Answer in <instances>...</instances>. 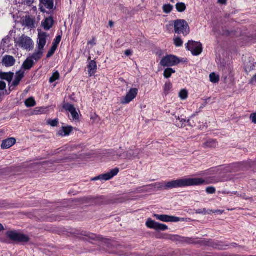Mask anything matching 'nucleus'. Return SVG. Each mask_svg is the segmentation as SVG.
Wrapping results in <instances>:
<instances>
[{"label":"nucleus","mask_w":256,"mask_h":256,"mask_svg":"<svg viewBox=\"0 0 256 256\" xmlns=\"http://www.w3.org/2000/svg\"><path fill=\"white\" fill-rule=\"evenodd\" d=\"M213 178H210L206 180L202 178H182L166 182L164 186L167 190L178 188H184L190 186H198L207 185L217 182Z\"/></svg>","instance_id":"f257e3e1"},{"label":"nucleus","mask_w":256,"mask_h":256,"mask_svg":"<svg viewBox=\"0 0 256 256\" xmlns=\"http://www.w3.org/2000/svg\"><path fill=\"white\" fill-rule=\"evenodd\" d=\"M48 36V35L45 32L38 33L36 48L34 52V58L36 62L38 61L42 57L44 52V46L46 45V39Z\"/></svg>","instance_id":"f03ea898"},{"label":"nucleus","mask_w":256,"mask_h":256,"mask_svg":"<svg viewBox=\"0 0 256 256\" xmlns=\"http://www.w3.org/2000/svg\"><path fill=\"white\" fill-rule=\"evenodd\" d=\"M67 233L80 238H84V236L88 237V238L87 240L101 242L102 243L106 244H109L110 243V240L103 238L101 236H97L94 234H90L86 232H82L81 233H79L77 230H73L72 232H67Z\"/></svg>","instance_id":"7ed1b4c3"},{"label":"nucleus","mask_w":256,"mask_h":256,"mask_svg":"<svg viewBox=\"0 0 256 256\" xmlns=\"http://www.w3.org/2000/svg\"><path fill=\"white\" fill-rule=\"evenodd\" d=\"M14 43L16 46L28 52L32 50L34 46L33 40L30 37L24 34L15 38Z\"/></svg>","instance_id":"20e7f679"},{"label":"nucleus","mask_w":256,"mask_h":256,"mask_svg":"<svg viewBox=\"0 0 256 256\" xmlns=\"http://www.w3.org/2000/svg\"><path fill=\"white\" fill-rule=\"evenodd\" d=\"M174 26L176 34H182L184 36H186L190 34L189 26L185 20H176L174 22Z\"/></svg>","instance_id":"39448f33"},{"label":"nucleus","mask_w":256,"mask_h":256,"mask_svg":"<svg viewBox=\"0 0 256 256\" xmlns=\"http://www.w3.org/2000/svg\"><path fill=\"white\" fill-rule=\"evenodd\" d=\"M188 50L191 52L194 56L200 55L202 51V44L200 42L189 40L186 45Z\"/></svg>","instance_id":"423d86ee"},{"label":"nucleus","mask_w":256,"mask_h":256,"mask_svg":"<svg viewBox=\"0 0 256 256\" xmlns=\"http://www.w3.org/2000/svg\"><path fill=\"white\" fill-rule=\"evenodd\" d=\"M180 62V60L176 56L168 55L162 59L160 64L163 67H168L176 66Z\"/></svg>","instance_id":"0eeeda50"},{"label":"nucleus","mask_w":256,"mask_h":256,"mask_svg":"<svg viewBox=\"0 0 256 256\" xmlns=\"http://www.w3.org/2000/svg\"><path fill=\"white\" fill-rule=\"evenodd\" d=\"M6 235L10 240L15 242H27L29 240L27 236L16 231L8 232Z\"/></svg>","instance_id":"6e6552de"},{"label":"nucleus","mask_w":256,"mask_h":256,"mask_svg":"<svg viewBox=\"0 0 256 256\" xmlns=\"http://www.w3.org/2000/svg\"><path fill=\"white\" fill-rule=\"evenodd\" d=\"M138 94V89L136 88H132L130 89L128 92L126 94L125 96H124L121 99V104H126L130 103L133 100H134Z\"/></svg>","instance_id":"1a4fd4ad"},{"label":"nucleus","mask_w":256,"mask_h":256,"mask_svg":"<svg viewBox=\"0 0 256 256\" xmlns=\"http://www.w3.org/2000/svg\"><path fill=\"white\" fill-rule=\"evenodd\" d=\"M146 224L148 228L156 230H166L168 229V226L166 225L158 223L151 218L148 220Z\"/></svg>","instance_id":"9d476101"},{"label":"nucleus","mask_w":256,"mask_h":256,"mask_svg":"<svg viewBox=\"0 0 256 256\" xmlns=\"http://www.w3.org/2000/svg\"><path fill=\"white\" fill-rule=\"evenodd\" d=\"M119 172V169L118 168L111 170L110 172L102 174H100L92 178V180H102L106 181L110 180L113 177L118 174Z\"/></svg>","instance_id":"9b49d317"},{"label":"nucleus","mask_w":256,"mask_h":256,"mask_svg":"<svg viewBox=\"0 0 256 256\" xmlns=\"http://www.w3.org/2000/svg\"><path fill=\"white\" fill-rule=\"evenodd\" d=\"M154 216L158 220L164 222H178L180 221V218L174 216H170L166 214H154Z\"/></svg>","instance_id":"f8f14e48"},{"label":"nucleus","mask_w":256,"mask_h":256,"mask_svg":"<svg viewBox=\"0 0 256 256\" xmlns=\"http://www.w3.org/2000/svg\"><path fill=\"white\" fill-rule=\"evenodd\" d=\"M65 110L68 111L71 114L73 121H78L80 120L79 112H78L74 106L70 104L65 105Z\"/></svg>","instance_id":"ddd939ff"},{"label":"nucleus","mask_w":256,"mask_h":256,"mask_svg":"<svg viewBox=\"0 0 256 256\" xmlns=\"http://www.w3.org/2000/svg\"><path fill=\"white\" fill-rule=\"evenodd\" d=\"M24 72L23 70H20L16 72L14 80L12 84V85L10 86V91L14 90V88H12L13 86H16L19 84L20 82L24 77Z\"/></svg>","instance_id":"4468645a"},{"label":"nucleus","mask_w":256,"mask_h":256,"mask_svg":"<svg viewBox=\"0 0 256 256\" xmlns=\"http://www.w3.org/2000/svg\"><path fill=\"white\" fill-rule=\"evenodd\" d=\"M34 60H35L33 54L32 56L27 58L24 62L22 66L21 70L24 69V70H30L35 64Z\"/></svg>","instance_id":"2eb2a0df"},{"label":"nucleus","mask_w":256,"mask_h":256,"mask_svg":"<svg viewBox=\"0 0 256 256\" xmlns=\"http://www.w3.org/2000/svg\"><path fill=\"white\" fill-rule=\"evenodd\" d=\"M2 63L6 67H10L15 64L16 60L12 56L6 55L4 56Z\"/></svg>","instance_id":"dca6fc26"},{"label":"nucleus","mask_w":256,"mask_h":256,"mask_svg":"<svg viewBox=\"0 0 256 256\" xmlns=\"http://www.w3.org/2000/svg\"><path fill=\"white\" fill-rule=\"evenodd\" d=\"M140 153V150H130L126 152V158L128 160L138 158Z\"/></svg>","instance_id":"f3484780"},{"label":"nucleus","mask_w":256,"mask_h":256,"mask_svg":"<svg viewBox=\"0 0 256 256\" xmlns=\"http://www.w3.org/2000/svg\"><path fill=\"white\" fill-rule=\"evenodd\" d=\"M88 72L90 76L94 75L97 70V65L94 60H91L88 65Z\"/></svg>","instance_id":"a211bd4d"},{"label":"nucleus","mask_w":256,"mask_h":256,"mask_svg":"<svg viewBox=\"0 0 256 256\" xmlns=\"http://www.w3.org/2000/svg\"><path fill=\"white\" fill-rule=\"evenodd\" d=\"M16 140L14 138H11L2 142V148L3 149H8L12 147L16 144Z\"/></svg>","instance_id":"6ab92c4d"},{"label":"nucleus","mask_w":256,"mask_h":256,"mask_svg":"<svg viewBox=\"0 0 256 256\" xmlns=\"http://www.w3.org/2000/svg\"><path fill=\"white\" fill-rule=\"evenodd\" d=\"M256 67V63L254 60H248L244 64V70L246 72H250L254 70Z\"/></svg>","instance_id":"aec40b11"},{"label":"nucleus","mask_w":256,"mask_h":256,"mask_svg":"<svg viewBox=\"0 0 256 256\" xmlns=\"http://www.w3.org/2000/svg\"><path fill=\"white\" fill-rule=\"evenodd\" d=\"M14 74L12 72H0V78L4 80L10 84L14 77Z\"/></svg>","instance_id":"412c9836"},{"label":"nucleus","mask_w":256,"mask_h":256,"mask_svg":"<svg viewBox=\"0 0 256 256\" xmlns=\"http://www.w3.org/2000/svg\"><path fill=\"white\" fill-rule=\"evenodd\" d=\"M53 24V19L51 17H50L46 18L44 22H42V26L44 30H48L52 28Z\"/></svg>","instance_id":"4be33fe9"},{"label":"nucleus","mask_w":256,"mask_h":256,"mask_svg":"<svg viewBox=\"0 0 256 256\" xmlns=\"http://www.w3.org/2000/svg\"><path fill=\"white\" fill-rule=\"evenodd\" d=\"M176 125L179 128H182L186 126L187 120L182 118V116H176Z\"/></svg>","instance_id":"5701e85b"},{"label":"nucleus","mask_w":256,"mask_h":256,"mask_svg":"<svg viewBox=\"0 0 256 256\" xmlns=\"http://www.w3.org/2000/svg\"><path fill=\"white\" fill-rule=\"evenodd\" d=\"M122 150L120 148L117 151H112L110 154L114 160H116L120 158L122 156Z\"/></svg>","instance_id":"b1692460"},{"label":"nucleus","mask_w":256,"mask_h":256,"mask_svg":"<svg viewBox=\"0 0 256 256\" xmlns=\"http://www.w3.org/2000/svg\"><path fill=\"white\" fill-rule=\"evenodd\" d=\"M175 72L176 70H174L172 68H167L164 71V76L165 78H168L171 76L172 74Z\"/></svg>","instance_id":"393cba45"},{"label":"nucleus","mask_w":256,"mask_h":256,"mask_svg":"<svg viewBox=\"0 0 256 256\" xmlns=\"http://www.w3.org/2000/svg\"><path fill=\"white\" fill-rule=\"evenodd\" d=\"M210 80L212 83H218L220 80V76L214 72H212L210 75Z\"/></svg>","instance_id":"a878e982"},{"label":"nucleus","mask_w":256,"mask_h":256,"mask_svg":"<svg viewBox=\"0 0 256 256\" xmlns=\"http://www.w3.org/2000/svg\"><path fill=\"white\" fill-rule=\"evenodd\" d=\"M172 88V84L170 82H166L164 87V94L166 95L168 94L171 91Z\"/></svg>","instance_id":"bb28decb"},{"label":"nucleus","mask_w":256,"mask_h":256,"mask_svg":"<svg viewBox=\"0 0 256 256\" xmlns=\"http://www.w3.org/2000/svg\"><path fill=\"white\" fill-rule=\"evenodd\" d=\"M24 24L30 28H32L34 27V22L32 19L30 17H26L25 20H24Z\"/></svg>","instance_id":"cd10ccee"},{"label":"nucleus","mask_w":256,"mask_h":256,"mask_svg":"<svg viewBox=\"0 0 256 256\" xmlns=\"http://www.w3.org/2000/svg\"><path fill=\"white\" fill-rule=\"evenodd\" d=\"M176 10L180 12H184L186 9V6L184 2H178L176 5Z\"/></svg>","instance_id":"c85d7f7f"},{"label":"nucleus","mask_w":256,"mask_h":256,"mask_svg":"<svg viewBox=\"0 0 256 256\" xmlns=\"http://www.w3.org/2000/svg\"><path fill=\"white\" fill-rule=\"evenodd\" d=\"M25 104L28 108L32 107L36 105V102L34 99L32 97L26 100Z\"/></svg>","instance_id":"c756f323"},{"label":"nucleus","mask_w":256,"mask_h":256,"mask_svg":"<svg viewBox=\"0 0 256 256\" xmlns=\"http://www.w3.org/2000/svg\"><path fill=\"white\" fill-rule=\"evenodd\" d=\"M178 96L182 100H185L188 97V92L186 89L182 90L179 94Z\"/></svg>","instance_id":"7c9ffc66"},{"label":"nucleus","mask_w":256,"mask_h":256,"mask_svg":"<svg viewBox=\"0 0 256 256\" xmlns=\"http://www.w3.org/2000/svg\"><path fill=\"white\" fill-rule=\"evenodd\" d=\"M174 42L176 47L182 46L183 44V41L179 36H174Z\"/></svg>","instance_id":"2f4dec72"},{"label":"nucleus","mask_w":256,"mask_h":256,"mask_svg":"<svg viewBox=\"0 0 256 256\" xmlns=\"http://www.w3.org/2000/svg\"><path fill=\"white\" fill-rule=\"evenodd\" d=\"M162 9L164 12L169 14L173 10V6L170 4H164L162 7Z\"/></svg>","instance_id":"473e14b6"},{"label":"nucleus","mask_w":256,"mask_h":256,"mask_svg":"<svg viewBox=\"0 0 256 256\" xmlns=\"http://www.w3.org/2000/svg\"><path fill=\"white\" fill-rule=\"evenodd\" d=\"M44 4L48 8L51 10L54 7L53 0H44Z\"/></svg>","instance_id":"72a5a7b5"},{"label":"nucleus","mask_w":256,"mask_h":256,"mask_svg":"<svg viewBox=\"0 0 256 256\" xmlns=\"http://www.w3.org/2000/svg\"><path fill=\"white\" fill-rule=\"evenodd\" d=\"M47 108H36L34 113L36 114H44L46 112Z\"/></svg>","instance_id":"f704fd0d"},{"label":"nucleus","mask_w":256,"mask_h":256,"mask_svg":"<svg viewBox=\"0 0 256 256\" xmlns=\"http://www.w3.org/2000/svg\"><path fill=\"white\" fill-rule=\"evenodd\" d=\"M60 77L59 73L58 72H55L53 74L52 76L50 78V83L54 82L56 80L58 79Z\"/></svg>","instance_id":"c9c22d12"},{"label":"nucleus","mask_w":256,"mask_h":256,"mask_svg":"<svg viewBox=\"0 0 256 256\" xmlns=\"http://www.w3.org/2000/svg\"><path fill=\"white\" fill-rule=\"evenodd\" d=\"M57 47L55 46H52L48 52V53L46 55V57L48 58L51 57L53 54L54 53Z\"/></svg>","instance_id":"e433bc0d"},{"label":"nucleus","mask_w":256,"mask_h":256,"mask_svg":"<svg viewBox=\"0 0 256 256\" xmlns=\"http://www.w3.org/2000/svg\"><path fill=\"white\" fill-rule=\"evenodd\" d=\"M58 123V119L55 120H48L47 121V124L52 126H56Z\"/></svg>","instance_id":"4c0bfd02"},{"label":"nucleus","mask_w":256,"mask_h":256,"mask_svg":"<svg viewBox=\"0 0 256 256\" xmlns=\"http://www.w3.org/2000/svg\"><path fill=\"white\" fill-rule=\"evenodd\" d=\"M74 128L70 126H65V136H69Z\"/></svg>","instance_id":"58836bf2"},{"label":"nucleus","mask_w":256,"mask_h":256,"mask_svg":"<svg viewBox=\"0 0 256 256\" xmlns=\"http://www.w3.org/2000/svg\"><path fill=\"white\" fill-rule=\"evenodd\" d=\"M206 191L208 194H214L216 192V190L213 186H210L206 188Z\"/></svg>","instance_id":"ea45409f"},{"label":"nucleus","mask_w":256,"mask_h":256,"mask_svg":"<svg viewBox=\"0 0 256 256\" xmlns=\"http://www.w3.org/2000/svg\"><path fill=\"white\" fill-rule=\"evenodd\" d=\"M216 140H212L205 143L204 144L206 146L212 147L216 146Z\"/></svg>","instance_id":"a19ab883"},{"label":"nucleus","mask_w":256,"mask_h":256,"mask_svg":"<svg viewBox=\"0 0 256 256\" xmlns=\"http://www.w3.org/2000/svg\"><path fill=\"white\" fill-rule=\"evenodd\" d=\"M62 38V36H58L54 40V42L52 44L53 46H55L58 47V44L60 42Z\"/></svg>","instance_id":"79ce46f5"},{"label":"nucleus","mask_w":256,"mask_h":256,"mask_svg":"<svg viewBox=\"0 0 256 256\" xmlns=\"http://www.w3.org/2000/svg\"><path fill=\"white\" fill-rule=\"evenodd\" d=\"M209 245H210L212 246V247L216 248H218V249H220V250H225L226 249V248L224 246H221V245H218V244H209Z\"/></svg>","instance_id":"37998d69"},{"label":"nucleus","mask_w":256,"mask_h":256,"mask_svg":"<svg viewBox=\"0 0 256 256\" xmlns=\"http://www.w3.org/2000/svg\"><path fill=\"white\" fill-rule=\"evenodd\" d=\"M6 88V84L4 81H0V90L2 92H4L6 90H5Z\"/></svg>","instance_id":"c03bdc74"},{"label":"nucleus","mask_w":256,"mask_h":256,"mask_svg":"<svg viewBox=\"0 0 256 256\" xmlns=\"http://www.w3.org/2000/svg\"><path fill=\"white\" fill-rule=\"evenodd\" d=\"M166 182H162L161 183H158L156 184L158 188L160 190H166L164 186L165 184H166Z\"/></svg>","instance_id":"a18cd8bd"},{"label":"nucleus","mask_w":256,"mask_h":256,"mask_svg":"<svg viewBox=\"0 0 256 256\" xmlns=\"http://www.w3.org/2000/svg\"><path fill=\"white\" fill-rule=\"evenodd\" d=\"M250 118L253 123L256 124V112L252 114Z\"/></svg>","instance_id":"49530a36"},{"label":"nucleus","mask_w":256,"mask_h":256,"mask_svg":"<svg viewBox=\"0 0 256 256\" xmlns=\"http://www.w3.org/2000/svg\"><path fill=\"white\" fill-rule=\"evenodd\" d=\"M250 84L252 85L256 84V74H254L250 80Z\"/></svg>","instance_id":"de8ad7c7"},{"label":"nucleus","mask_w":256,"mask_h":256,"mask_svg":"<svg viewBox=\"0 0 256 256\" xmlns=\"http://www.w3.org/2000/svg\"><path fill=\"white\" fill-rule=\"evenodd\" d=\"M186 123H188L189 126L192 127L196 126V124L194 122V120H192L191 119L188 120Z\"/></svg>","instance_id":"09e8293b"},{"label":"nucleus","mask_w":256,"mask_h":256,"mask_svg":"<svg viewBox=\"0 0 256 256\" xmlns=\"http://www.w3.org/2000/svg\"><path fill=\"white\" fill-rule=\"evenodd\" d=\"M94 198L92 197L84 198H82L83 203L89 202L90 201L92 200Z\"/></svg>","instance_id":"8fccbe9b"},{"label":"nucleus","mask_w":256,"mask_h":256,"mask_svg":"<svg viewBox=\"0 0 256 256\" xmlns=\"http://www.w3.org/2000/svg\"><path fill=\"white\" fill-rule=\"evenodd\" d=\"M202 210V212L203 214H210L212 212V210H206V208H203Z\"/></svg>","instance_id":"3c124183"},{"label":"nucleus","mask_w":256,"mask_h":256,"mask_svg":"<svg viewBox=\"0 0 256 256\" xmlns=\"http://www.w3.org/2000/svg\"><path fill=\"white\" fill-rule=\"evenodd\" d=\"M9 94H10V92H8L7 90H6L4 92H0V102L2 101V96H4V94L8 95Z\"/></svg>","instance_id":"603ef678"},{"label":"nucleus","mask_w":256,"mask_h":256,"mask_svg":"<svg viewBox=\"0 0 256 256\" xmlns=\"http://www.w3.org/2000/svg\"><path fill=\"white\" fill-rule=\"evenodd\" d=\"M124 54L126 56H130L132 54V51L130 50H127L125 51Z\"/></svg>","instance_id":"864d4df0"},{"label":"nucleus","mask_w":256,"mask_h":256,"mask_svg":"<svg viewBox=\"0 0 256 256\" xmlns=\"http://www.w3.org/2000/svg\"><path fill=\"white\" fill-rule=\"evenodd\" d=\"M96 40L94 38H93L91 40L88 42V44L94 46L96 45V43L95 42Z\"/></svg>","instance_id":"5fc2aeb1"},{"label":"nucleus","mask_w":256,"mask_h":256,"mask_svg":"<svg viewBox=\"0 0 256 256\" xmlns=\"http://www.w3.org/2000/svg\"><path fill=\"white\" fill-rule=\"evenodd\" d=\"M224 212V210H212V213H218L220 214H222Z\"/></svg>","instance_id":"6e6d98bb"},{"label":"nucleus","mask_w":256,"mask_h":256,"mask_svg":"<svg viewBox=\"0 0 256 256\" xmlns=\"http://www.w3.org/2000/svg\"><path fill=\"white\" fill-rule=\"evenodd\" d=\"M226 0H218V3L222 4H226Z\"/></svg>","instance_id":"4d7b16f0"},{"label":"nucleus","mask_w":256,"mask_h":256,"mask_svg":"<svg viewBox=\"0 0 256 256\" xmlns=\"http://www.w3.org/2000/svg\"><path fill=\"white\" fill-rule=\"evenodd\" d=\"M64 132V126H62V130H60L58 132V134L59 136H62V132Z\"/></svg>","instance_id":"13d9d810"},{"label":"nucleus","mask_w":256,"mask_h":256,"mask_svg":"<svg viewBox=\"0 0 256 256\" xmlns=\"http://www.w3.org/2000/svg\"><path fill=\"white\" fill-rule=\"evenodd\" d=\"M202 209H198L196 210V213L197 214H202Z\"/></svg>","instance_id":"bf43d9fd"},{"label":"nucleus","mask_w":256,"mask_h":256,"mask_svg":"<svg viewBox=\"0 0 256 256\" xmlns=\"http://www.w3.org/2000/svg\"><path fill=\"white\" fill-rule=\"evenodd\" d=\"M207 104V100H206L205 102L202 104V106L200 107V108H203Z\"/></svg>","instance_id":"052dcab7"},{"label":"nucleus","mask_w":256,"mask_h":256,"mask_svg":"<svg viewBox=\"0 0 256 256\" xmlns=\"http://www.w3.org/2000/svg\"><path fill=\"white\" fill-rule=\"evenodd\" d=\"M162 52L161 50H160L158 52L156 53V54L159 56H161L162 55Z\"/></svg>","instance_id":"680f3d73"},{"label":"nucleus","mask_w":256,"mask_h":256,"mask_svg":"<svg viewBox=\"0 0 256 256\" xmlns=\"http://www.w3.org/2000/svg\"><path fill=\"white\" fill-rule=\"evenodd\" d=\"M4 230V228L2 224H0V232L3 230Z\"/></svg>","instance_id":"e2e57ef3"},{"label":"nucleus","mask_w":256,"mask_h":256,"mask_svg":"<svg viewBox=\"0 0 256 256\" xmlns=\"http://www.w3.org/2000/svg\"><path fill=\"white\" fill-rule=\"evenodd\" d=\"M109 25L110 27H112L113 26H114V23L112 21H110L109 22Z\"/></svg>","instance_id":"0e129e2a"}]
</instances>
